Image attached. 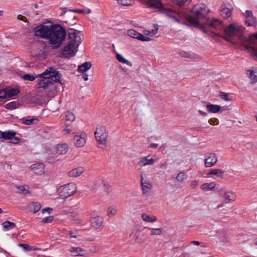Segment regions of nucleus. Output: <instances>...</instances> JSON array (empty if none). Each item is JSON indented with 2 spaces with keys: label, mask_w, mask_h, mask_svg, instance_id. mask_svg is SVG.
<instances>
[{
  "label": "nucleus",
  "mask_w": 257,
  "mask_h": 257,
  "mask_svg": "<svg viewBox=\"0 0 257 257\" xmlns=\"http://www.w3.org/2000/svg\"><path fill=\"white\" fill-rule=\"evenodd\" d=\"M38 77L42 78L37 83L38 88H42L49 97H54L57 92V85L54 82L61 83V74L53 67L47 68L45 71L39 74Z\"/></svg>",
  "instance_id": "1"
},
{
  "label": "nucleus",
  "mask_w": 257,
  "mask_h": 257,
  "mask_svg": "<svg viewBox=\"0 0 257 257\" xmlns=\"http://www.w3.org/2000/svg\"><path fill=\"white\" fill-rule=\"evenodd\" d=\"M68 44L63 49V55L68 58L74 56V49H77L82 42L81 32L73 29L68 30Z\"/></svg>",
  "instance_id": "2"
},
{
  "label": "nucleus",
  "mask_w": 257,
  "mask_h": 257,
  "mask_svg": "<svg viewBox=\"0 0 257 257\" xmlns=\"http://www.w3.org/2000/svg\"><path fill=\"white\" fill-rule=\"evenodd\" d=\"M66 31L59 24H55L49 37L48 43L53 49H57L62 45L65 40Z\"/></svg>",
  "instance_id": "3"
},
{
  "label": "nucleus",
  "mask_w": 257,
  "mask_h": 257,
  "mask_svg": "<svg viewBox=\"0 0 257 257\" xmlns=\"http://www.w3.org/2000/svg\"><path fill=\"white\" fill-rule=\"evenodd\" d=\"M55 24H41L36 27L33 30L35 36L48 40Z\"/></svg>",
  "instance_id": "4"
},
{
  "label": "nucleus",
  "mask_w": 257,
  "mask_h": 257,
  "mask_svg": "<svg viewBox=\"0 0 257 257\" xmlns=\"http://www.w3.org/2000/svg\"><path fill=\"white\" fill-rule=\"evenodd\" d=\"M94 135L97 142L98 147L102 150L105 149L108 137V131L106 127L103 125L97 127Z\"/></svg>",
  "instance_id": "5"
},
{
  "label": "nucleus",
  "mask_w": 257,
  "mask_h": 257,
  "mask_svg": "<svg viewBox=\"0 0 257 257\" xmlns=\"http://www.w3.org/2000/svg\"><path fill=\"white\" fill-rule=\"evenodd\" d=\"M77 187L75 183H70L61 186L58 189L59 195L62 199H66L73 195L76 191Z\"/></svg>",
  "instance_id": "6"
},
{
  "label": "nucleus",
  "mask_w": 257,
  "mask_h": 257,
  "mask_svg": "<svg viewBox=\"0 0 257 257\" xmlns=\"http://www.w3.org/2000/svg\"><path fill=\"white\" fill-rule=\"evenodd\" d=\"M244 28L233 23L226 27V35L236 36L241 39L243 37Z\"/></svg>",
  "instance_id": "7"
},
{
  "label": "nucleus",
  "mask_w": 257,
  "mask_h": 257,
  "mask_svg": "<svg viewBox=\"0 0 257 257\" xmlns=\"http://www.w3.org/2000/svg\"><path fill=\"white\" fill-rule=\"evenodd\" d=\"M131 239L137 243L142 244L146 241L147 238L145 233L142 231L141 228L138 226H134L132 232L130 234Z\"/></svg>",
  "instance_id": "8"
},
{
  "label": "nucleus",
  "mask_w": 257,
  "mask_h": 257,
  "mask_svg": "<svg viewBox=\"0 0 257 257\" xmlns=\"http://www.w3.org/2000/svg\"><path fill=\"white\" fill-rule=\"evenodd\" d=\"M248 44L244 45V48L249 50H251L253 55L256 57L257 54V33L250 35L248 39Z\"/></svg>",
  "instance_id": "9"
},
{
  "label": "nucleus",
  "mask_w": 257,
  "mask_h": 257,
  "mask_svg": "<svg viewBox=\"0 0 257 257\" xmlns=\"http://www.w3.org/2000/svg\"><path fill=\"white\" fill-rule=\"evenodd\" d=\"M157 161L158 158L156 156H151L150 155L139 158L137 165L140 167L147 165H153Z\"/></svg>",
  "instance_id": "10"
},
{
  "label": "nucleus",
  "mask_w": 257,
  "mask_h": 257,
  "mask_svg": "<svg viewBox=\"0 0 257 257\" xmlns=\"http://www.w3.org/2000/svg\"><path fill=\"white\" fill-rule=\"evenodd\" d=\"M86 135L85 133L82 132L79 135H76L74 138V144L76 147H82L86 143Z\"/></svg>",
  "instance_id": "11"
},
{
  "label": "nucleus",
  "mask_w": 257,
  "mask_h": 257,
  "mask_svg": "<svg viewBox=\"0 0 257 257\" xmlns=\"http://www.w3.org/2000/svg\"><path fill=\"white\" fill-rule=\"evenodd\" d=\"M217 161L215 154H210L205 159V166L207 168L211 167L215 164Z\"/></svg>",
  "instance_id": "12"
},
{
  "label": "nucleus",
  "mask_w": 257,
  "mask_h": 257,
  "mask_svg": "<svg viewBox=\"0 0 257 257\" xmlns=\"http://www.w3.org/2000/svg\"><path fill=\"white\" fill-rule=\"evenodd\" d=\"M44 165L42 163L35 164L31 166V169L35 174L38 175H41L44 173Z\"/></svg>",
  "instance_id": "13"
},
{
  "label": "nucleus",
  "mask_w": 257,
  "mask_h": 257,
  "mask_svg": "<svg viewBox=\"0 0 257 257\" xmlns=\"http://www.w3.org/2000/svg\"><path fill=\"white\" fill-rule=\"evenodd\" d=\"M103 222V218L99 216L92 217L90 220L91 225L95 229H98L100 227Z\"/></svg>",
  "instance_id": "14"
},
{
  "label": "nucleus",
  "mask_w": 257,
  "mask_h": 257,
  "mask_svg": "<svg viewBox=\"0 0 257 257\" xmlns=\"http://www.w3.org/2000/svg\"><path fill=\"white\" fill-rule=\"evenodd\" d=\"M16 133L14 131H7L2 132L0 131V139H3L5 140L13 139L15 136Z\"/></svg>",
  "instance_id": "15"
},
{
  "label": "nucleus",
  "mask_w": 257,
  "mask_h": 257,
  "mask_svg": "<svg viewBox=\"0 0 257 257\" xmlns=\"http://www.w3.org/2000/svg\"><path fill=\"white\" fill-rule=\"evenodd\" d=\"M70 252L74 256H85L86 254V251L79 247H71L69 250Z\"/></svg>",
  "instance_id": "16"
},
{
  "label": "nucleus",
  "mask_w": 257,
  "mask_h": 257,
  "mask_svg": "<svg viewBox=\"0 0 257 257\" xmlns=\"http://www.w3.org/2000/svg\"><path fill=\"white\" fill-rule=\"evenodd\" d=\"M143 173L141 174V187L143 191V194H147L149 191L151 190L152 185L151 183H148L147 182H144L143 179Z\"/></svg>",
  "instance_id": "17"
},
{
  "label": "nucleus",
  "mask_w": 257,
  "mask_h": 257,
  "mask_svg": "<svg viewBox=\"0 0 257 257\" xmlns=\"http://www.w3.org/2000/svg\"><path fill=\"white\" fill-rule=\"evenodd\" d=\"M65 22L68 25L72 26L76 23V16L71 13H65L64 15Z\"/></svg>",
  "instance_id": "18"
},
{
  "label": "nucleus",
  "mask_w": 257,
  "mask_h": 257,
  "mask_svg": "<svg viewBox=\"0 0 257 257\" xmlns=\"http://www.w3.org/2000/svg\"><path fill=\"white\" fill-rule=\"evenodd\" d=\"M68 148L66 143L58 144L56 147V152L59 155H64L68 152Z\"/></svg>",
  "instance_id": "19"
},
{
  "label": "nucleus",
  "mask_w": 257,
  "mask_h": 257,
  "mask_svg": "<svg viewBox=\"0 0 257 257\" xmlns=\"http://www.w3.org/2000/svg\"><path fill=\"white\" fill-rule=\"evenodd\" d=\"M141 217L143 220L146 222L153 223L157 220V218L154 215H149L146 213H143L141 214Z\"/></svg>",
  "instance_id": "20"
},
{
  "label": "nucleus",
  "mask_w": 257,
  "mask_h": 257,
  "mask_svg": "<svg viewBox=\"0 0 257 257\" xmlns=\"http://www.w3.org/2000/svg\"><path fill=\"white\" fill-rule=\"evenodd\" d=\"M84 171V169L82 167H78L72 169L68 173L69 177H77L79 176Z\"/></svg>",
  "instance_id": "21"
},
{
  "label": "nucleus",
  "mask_w": 257,
  "mask_h": 257,
  "mask_svg": "<svg viewBox=\"0 0 257 257\" xmlns=\"http://www.w3.org/2000/svg\"><path fill=\"white\" fill-rule=\"evenodd\" d=\"M236 198L237 197L235 192L232 191H226V204L235 201Z\"/></svg>",
  "instance_id": "22"
},
{
  "label": "nucleus",
  "mask_w": 257,
  "mask_h": 257,
  "mask_svg": "<svg viewBox=\"0 0 257 257\" xmlns=\"http://www.w3.org/2000/svg\"><path fill=\"white\" fill-rule=\"evenodd\" d=\"M221 109V107L216 104L208 103L206 105V110L208 112L217 113Z\"/></svg>",
  "instance_id": "23"
},
{
  "label": "nucleus",
  "mask_w": 257,
  "mask_h": 257,
  "mask_svg": "<svg viewBox=\"0 0 257 257\" xmlns=\"http://www.w3.org/2000/svg\"><path fill=\"white\" fill-rule=\"evenodd\" d=\"M91 66L92 64L90 62H85L78 66L77 70L79 72L84 73L90 69Z\"/></svg>",
  "instance_id": "24"
},
{
  "label": "nucleus",
  "mask_w": 257,
  "mask_h": 257,
  "mask_svg": "<svg viewBox=\"0 0 257 257\" xmlns=\"http://www.w3.org/2000/svg\"><path fill=\"white\" fill-rule=\"evenodd\" d=\"M246 74L248 77L250 79V81L251 83H255L257 82V71L248 70L247 71Z\"/></svg>",
  "instance_id": "25"
},
{
  "label": "nucleus",
  "mask_w": 257,
  "mask_h": 257,
  "mask_svg": "<svg viewBox=\"0 0 257 257\" xmlns=\"http://www.w3.org/2000/svg\"><path fill=\"white\" fill-rule=\"evenodd\" d=\"M41 207V204L38 202H32L29 205L30 210L34 213L39 211Z\"/></svg>",
  "instance_id": "26"
},
{
  "label": "nucleus",
  "mask_w": 257,
  "mask_h": 257,
  "mask_svg": "<svg viewBox=\"0 0 257 257\" xmlns=\"http://www.w3.org/2000/svg\"><path fill=\"white\" fill-rule=\"evenodd\" d=\"M7 96L8 97H11L17 95L19 92V90L17 88L13 87H7L6 88Z\"/></svg>",
  "instance_id": "27"
},
{
  "label": "nucleus",
  "mask_w": 257,
  "mask_h": 257,
  "mask_svg": "<svg viewBox=\"0 0 257 257\" xmlns=\"http://www.w3.org/2000/svg\"><path fill=\"white\" fill-rule=\"evenodd\" d=\"M2 224L3 226L4 230L5 231L12 229L16 226V225L15 223L11 222L9 221H6L4 222Z\"/></svg>",
  "instance_id": "28"
},
{
  "label": "nucleus",
  "mask_w": 257,
  "mask_h": 257,
  "mask_svg": "<svg viewBox=\"0 0 257 257\" xmlns=\"http://www.w3.org/2000/svg\"><path fill=\"white\" fill-rule=\"evenodd\" d=\"M215 186V184L214 182L206 183L203 184L201 188L205 191L212 190Z\"/></svg>",
  "instance_id": "29"
},
{
  "label": "nucleus",
  "mask_w": 257,
  "mask_h": 257,
  "mask_svg": "<svg viewBox=\"0 0 257 257\" xmlns=\"http://www.w3.org/2000/svg\"><path fill=\"white\" fill-rule=\"evenodd\" d=\"M19 106V103L17 101H12L7 103L5 105V108L9 110H13L18 108Z\"/></svg>",
  "instance_id": "30"
},
{
  "label": "nucleus",
  "mask_w": 257,
  "mask_h": 257,
  "mask_svg": "<svg viewBox=\"0 0 257 257\" xmlns=\"http://www.w3.org/2000/svg\"><path fill=\"white\" fill-rule=\"evenodd\" d=\"M187 178V175L184 172H181L176 177V180L180 183H183Z\"/></svg>",
  "instance_id": "31"
},
{
  "label": "nucleus",
  "mask_w": 257,
  "mask_h": 257,
  "mask_svg": "<svg viewBox=\"0 0 257 257\" xmlns=\"http://www.w3.org/2000/svg\"><path fill=\"white\" fill-rule=\"evenodd\" d=\"M22 121L23 123L24 124L31 125L36 124L38 122V119L36 118L31 119L23 118L22 119Z\"/></svg>",
  "instance_id": "32"
},
{
  "label": "nucleus",
  "mask_w": 257,
  "mask_h": 257,
  "mask_svg": "<svg viewBox=\"0 0 257 257\" xmlns=\"http://www.w3.org/2000/svg\"><path fill=\"white\" fill-rule=\"evenodd\" d=\"M116 59L119 62L123 63V64H125L130 67L132 66V63L128 60L124 58L120 54H116Z\"/></svg>",
  "instance_id": "33"
},
{
  "label": "nucleus",
  "mask_w": 257,
  "mask_h": 257,
  "mask_svg": "<svg viewBox=\"0 0 257 257\" xmlns=\"http://www.w3.org/2000/svg\"><path fill=\"white\" fill-rule=\"evenodd\" d=\"M16 188L18 189L20 193L25 195L29 193V188L27 185L17 186Z\"/></svg>",
  "instance_id": "34"
},
{
  "label": "nucleus",
  "mask_w": 257,
  "mask_h": 257,
  "mask_svg": "<svg viewBox=\"0 0 257 257\" xmlns=\"http://www.w3.org/2000/svg\"><path fill=\"white\" fill-rule=\"evenodd\" d=\"M224 172L221 171L220 169H211L208 175H216L218 177H222L223 175Z\"/></svg>",
  "instance_id": "35"
},
{
  "label": "nucleus",
  "mask_w": 257,
  "mask_h": 257,
  "mask_svg": "<svg viewBox=\"0 0 257 257\" xmlns=\"http://www.w3.org/2000/svg\"><path fill=\"white\" fill-rule=\"evenodd\" d=\"M151 232V235H160L162 234V230L161 228H150Z\"/></svg>",
  "instance_id": "36"
},
{
  "label": "nucleus",
  "mask_w": 257,
  "mask_h": 257,
  "mask_svg": "<svg viewBox=\"0 0 257 257\" xmlns=\"http://www.w3.org/2000/svg\"><path fill=\"white\" fill-rule=\"evenodd\" d=\"M140 33L134 30H129L127 31V35L133 38L138 39Z\"/></svg>",
  "instance_id": "37"
},
{
  "label": "nucleus",
  "mask_w": 257,
  "mask_h": 257,
  "mask_svg": "<svg viewBox=\"0 0 257 257\" xmlns=\"http://www.w3.org/2000/svg\"><path fill=\"white\" fill-rule=\"evenodd\" d=\"M116 207L114 206H110L107 210V215L109 217L114 215L116 213Z\"/></svg>",
  "instance_id": "38"
},
{
  "label": "nucleus",
  "mask_w": 257,
  "mask_h": 257,
  "mask_svg": "<svg viewBox=\"0 0 257 257\" xmlns=\"http://www.w3.org/2000/svg\"><path fill=\"white\" fill-rule=\"evenodd\" d=\"M65 116L66 120L70 121H74L75 118L74 114L70 111H67L66 112Z\"/></svg>",
  "instance_id": "39"
},
{
  "label": "nucleus",
  "mask_w": 257,
  "mask_h": 257,
  "mask_svg": "<svg viewBox=\"0 0 257 257\" xmlns=\"http://www.w3.org/2000/svg\"><path fill=\"white\" fill-rule=\"evenodd\" d=\"M233 8L231 6L229 8L226 7V20L231 18L232 19V12Z\"/></svg>",
  "instance_id": "40"
},
{
  "label": "nucleus",
  "mask_w": 257,
  "mask_h": 257,
  "mask_svg": "<svg viewBox=\"0 0 257 257\" xmlns=\"http://www.w3.org/2000/svg\"><path fill=\"white\" fill-rule=\"evenodd\" d=\"M22 78L25 80L33 81L35 79L36 76L32 74H26L22 76Z\"/></svg>",
  "instance_id": "41"
},
{
  "label": "nucleus",
  "mask_w": 257,
  "mask_h": 257,
  "mask_svg": "<svg viewBox=\"0 0 257 257\" xmlns=\"http://www.w3.org/2000/svg\"><path fill=\"white\" fill-rule=\"evenodd\" d=\"M117 3L122 6H130L132 5L131 0H116Z\"/></svg>",
  "instance_id": "42"
},
{
  "label": "nucleus",
  "mask_w": 257,
  "mask_h": 257,
  "mask_svg": "<svg viewBox=\"0 0 257 257\" xmlns=\"http://www.w3.org/2000/svg\"><path fill=\"white\" fill-rule=\"evenodd\" d=\"M54 219V216H49L46 217L44 218L42 221L43 223H50Z\"/></svg>",
  "instance_id": "43"
},
{
  "label": "nucleus",
  "mask_w": 257,
  "mask_h": 257,
  "mask_svg": "<svg viewBox=\"0 0 257 257\" xmlns=\"http://www.w3.org/2000/svg\"><path fill=\"white\" fill-rule=\"evenodd\" d=\"M138 40H141L142 41H149L151 39L148 37H146L143 34L140 33L139 35V37Z\"/></svg>",
  "instance_id": "44"
},
{
  "label": "nucleus",
  "mask_w": 257,
  "mask_h": 257,
  "mask_svg": "<svg viewBox=\"0 0 257 257\" xmlns=\"http://www.w3.org/2000/svg\"><path fill=\"white\" fill-rule=\"evenodd\" d=\"M7 92L6 88L4 89L0 90V98L4 99L8 97Z\"/></svg>",
  "instance_id": "45"
},
{
  "label": "nucleus",
  "mask_w": 257,
  "mask_h": 257,
  "mask_svg": "<svg viewBox=\"0 0 257 257\" xmlns=\"http://www.w3.org/2000/svg\"><path fill=\"white\" fill-rule=\"evenodd\" d=\"M244 15L246 18H251L253 19H254V17H253L252 14V12L251 11L246 10L244 13Z\"/></svg>",
  "instance_id": "46"
},
{
  "label": "nucleus",
  "mask_w": 257,
  "mask_h": 257,
  "mask_svg": "<svg viewBox=\"0 0 257 257\" xmlns=\"http://www.w3.org/2000/svg\"><path fill=\"white\" fill-rule=\"evenodd\" d=\"M208 122L211 125H216L218 124L219 121L216 118H211L209 120Z\"/></svg>",
  "instance_id": "47"
},
{
  "label": "nucleus",
  "mask_w": 257,
  "mask_h": 257,
  "mask_svg": "<svg viewBox=\"0 0 257 257\" xmlns=\"http://www.w3.org/2000/svg\"><path fill=\"white\" fill-rule=\"evenodd\" d=\"M26 250H29L31 249V247L28 244L22 243L19 245Z\"/></svg>",
  "instance_id": "48"
},
{
  "label": "nucleus",
  "mask_w": 257,
  "mask_h": 257,
  "mask_svg": "<svg viewBox=\"0 0 257 257\" xmlns=\"http://www.w3.org/2000/svg\"><path fill=\"white\" fill-rule=\"evenodd\" d=\"M99 251V248L96 246H93L90 247L89 251L92 253H95Z\"/></svg>",
  "instance_id": "49"
},
{
  "label": "nucleus",
  "mask_w": 257,
  "mask_h": 257,
  "mask_svg": "<svg viewBox=\"0 0 257 257\" xmlns=\"http://www.w3.org/2000/svg\"><path fill=\"white\" fill-rule=\"evenodd\" d=\"M63 131L65 134H69L72 132L71 127L70 125H66L65 128L64 129Z\"/></svg>",
  "instance_id": "50"
},
{
  "label": "nucleus",
  "mask_w": 257,
  "mask_h": 257,
  "mask_svg": "<svg viewBox=\"0 0 257 257\" xmlns=\"http://www.w3.org/2000/svg\"><path fill=\"white\" fill-rule=\"evenodd\" d=\"M53 209L50 207H47L42 210V213H44L45 212H48L49 214L51 213Z\"/></svg>",
  "instance_id": "51"
},
{
  "label": "nucleus",
  "mask_w": 257,
  "mask_h": 257,
  "mask_svg": "<svg viewBox=\"0 0 257 257\" xmlns=\"http://www.w3.org/2000/svg\"><path fill=\"white\" fill-rule=\"evenodd\" d=\"M188 0H176V4L177 5L179 6H182L184 5L185 2H186Z\"/></svg>",
  "instance_id": "52"
},
{
  "label": "nucleus",
  "mask_w": 257,
  "mask_h": 257,
  "mask_svg": "<svg viewBox=\"0 0 257 257\" xmlns=\"http://www.w3.org/2000/svg\"><path fill=\"white\" fill-rule=\"evenodd\" d=\"M17 19L19 20H21L26 22L27 21V19L25 17L22 16L21 15H19L17 16Z\"/></svg>",
  "instance_id": "53"
},
{
  "label": "nucleus",
  "mask_w": 257,
  "mask_h": 257,
  "mask_svg": "<svg viewBox=\"0 0 257 257\" xmlns=\"http://www.w3.org/2000/svg\"><path fill=\"white\" fill-rule=\"evenodd\" d=\"M70 12H73L79 13V14H83L85 13V10H82V9H76V10H71Z\"/></svg>",
  "instance_id": "54"
},
{
  "label": "nucleus",
  "mask_w": 257,
  "mask_h": 257,
  "mask_svg": "<svg viewBox=\"0 0 257 257\" xmlns=\"http://www.w3.org/2000/svg\"><path fill=\"white\" fill-rule=\"evenodd\" d=\"M181 55L183 57H186V58H190V55L189 53L185 52H181Z\"/></svg>",
  "instance_id": "55"
},
{
  "label": "nucleus",
  "mask_w": 257,
  "mask_h": 257,
  "mask_svg": "<svg viewBox=\"0 0 257 257\" xmlns=\"http://www.w3.org/2000/svg\"><path fill=\"white\" fill-rule=\"evenodd\" d=\"M197 185H198V182L196 181H194L192 182L190 184L191 188H196Z\"/></svg>",
  "instance_id": "56"
},
{
  "label": "nucleus",
  "mask_w": 257,
  "mask_h": 257,
  "mask_svg": "<svg viewBox=\"0 0 257 257\" xmlns=\"http://www.w3.org/2000/svg\"><path fill=\"white\" fill-rule=\"evenodd\" d=\"M168 165V163L167 162H164L160 165V168L161 169H166Z\"/></svg>",
  "instance_id": "57"
},
{
  "label": "nucleus",
  "mask_w": 257,
  "mask_h": 257,
  "mask_svg": "<svg viewBox=\"0 0 257 257\" xmlns=\"http://www.w3.org/2000/svg\"><path fill=\"white\" fill-rule=\"evenodd\" d=\"M100 183L107 190L109 187V185L106 182L101 181L100 182Z\"/></svg>",
  "instance_id": "58"
},
{
  "label": "nucleus",
  "mask_w": 257,
  "mask_h": 257,
  "mask_svg": "<svg viewBox=\"0 0 257 257\" xmlns=\"http://www.w3.org/2000/svg\"><path fill=\"white\" fill-rule=\"evenodd\" d=\"M158 147V144L152 143L150 145V147L153 149H156Z\"/></svg>",
  "instance_id": "59"
},
{
  "label": "nucleus",
  "mask_w": 257,
  "mask_h": 257,
  "mask_svg": "<svg viewBox=\"0 0 257 257\" xmlns=\"http://www.w3.org/2000/svg\"><path fill=\"white\" fill-rule=\"evenodd\" d=\"M13 139H14V141L13 142V143H15V144H17L19 143V141H20V139L19 138H17V137H14L13 138Z\"/></svg>",
  "instance_id": "60"
},
{
  "label": "nucleus",
  "mask_w": 257,
  "mask_h": 257,
  "mask_svg": "<svg viewBox=\"0 0 257 257\" xmlns=\"http://www.w3.org/2000/svg\"><path fill=\"white\" fill-rule=\"evenodd\" d=\"M191 244H194V245H199L200 243L199 241H195V240H194V241H192L191 242Z\"/></svg>",
  "instance_id": "61"
},
{
  "label": "nucleus",
  "mask_w": 257,
  "mask_h": 257,
  "mask_svg": "<svg viewBox=\"0 0 257 257\" xmlns=\"http://www.w3.org/2000/svg\"><path fill=\"white\" fill-rule=\"evenodd\" d=\"M232 97H230L228 94L226 93V101L232 100Z\"/></svg>",
  "instance_id": "62"
},
{
  "label": "nucleus",
  "mask_w": 257,
  "mask_h": 257,
  "mask_svg": "<svg viewBox=\"0 0 257 257\" xmlns=\"http://www.w3.org/2000/svg\"><path fill=\"white\" fill-rule=\"evenodd\" d=\"M70 235L72 238H77V235L74 234L72 231L70 232Z\"/></svg>",
  "instance_id": "63"
},
{
  "label": "nucleus",
  "mask_w": 257,
  "mask_h": 257,
  "mask_svg": "<svg viewBox=\"0 0 257 257\" xmlns=\"http://www.w3.org/2000/svg\"><path fill=\"white\" fill-rule=\"evenodd\" d=\"M245 24L247 26H252V25H251V24L249 23V22L248 20H246L245 21Z\"/></svg>",
  "instance_id": "64"
}]
</instances>
